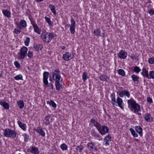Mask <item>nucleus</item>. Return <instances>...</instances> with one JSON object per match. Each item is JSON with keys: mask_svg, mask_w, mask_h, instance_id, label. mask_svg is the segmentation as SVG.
<instances>
[{"mask_svg": "<svg viewBox=\"0 0 154 154\" xmlns=\"http://www.w3.org/2000/svg\"><path fill=\"white\" fill-rule=\"evenodd\" d=\"M127 102L128 107L131 111H133L134 110V112L136 113L140 110V105L137 103L134 99L128 100Z\"/></svg>", "mask_w": 154, "mask_h": 154, "instance_id": "nucleus-1", "label": "nucleus"}, {"mask_svg": "<svg viewBox=\"0 0 154 154\" xmlns=\"http://www.w3.org/2000/svg\"><path fill=\"white\" fill-rule=\"evenodd\" d=\"M55 35H56L53 32H43L42 33L41 38L44 42L49 43L51 42L52 39Z\"/></svg>", "mask_w": 154, "mask_h": 154, "instance_id": "nucleus-2", "label": "nucleus"}, {"mask_svg": "<svg viewBox=\"0 0 154 154\" xmlns=\"http://www.w3.org/2000/svg\"><path fill=\"white\" fill-rule=\"evenodd\" d=\"M28 48L26 47H23L20 49V52L18 54V58L20 60L24 59L26 56Z\"/></svg>", "mask_w": 154, "mask_h": 154, "instance_id": "nucleus-3", "label": "nucleus"}, {"mask_svg": "<svg viewBox=\"0 0 154 154\" xmlns=\"http://www.w3.org/2000/svg\"><path fill=\"white\" fill-rule=\"evenodd\" d=\"M4 135L6 137L14 138L16 136V132L9 129L6 128L4 130Z\"/></svg>", "mask_w": 154, "mask_h": 154, "instance_id": "nucleus-4", "label": "nucleus"}, {"mask_svg": "<svg viewBox=\"0 0 154 154\" xmlns=\"http://www.w3.org/2000/svg\"><path fill=\"white\" fill-rule=\"evenodd\" d=\"M60 71L59 69H57L53 70L52 72V78L54 81L60 80L61 79V77L60 74Z\"/></svg>", "mask_w": 154, "mask_h": 154, "instance_id": "nucleus-5", "label": "nucleus"}, {"mask_svg": "<svg viewBox=\"0 0 154 154\" xmlns=\"http://www.w3.org/2000/svg\"><path fill=\"white\" fill-rule=\"evenodd\" d=\"M71 24L70 25L69 24H67L65 26L66 28H68L70 27V30L71 33L74 34L75 32V22L72 18L71 20Z\"/></svg>", "mask_w": 154, "mask_h": 154, "instance_id": "nucleus-6", "label": "nucleus"}, {"mask_svg": "<svg viewBox=\"0 0 154 154\" xmlns=\"http://www.w3.org/2000/svg\"><path fill=\"white\" fill-rule=\"evenodd\" d=\"M99 132L102 135L105 134L107 133L109 130V128L106 126H102L98 130Z\"/></svg>", "mask_w": 154, "mask_h": 154, "instance_id": "nucleus-7", "label": "nucleus"}, {"mask_svg": "<svg viewBox=\"0 0 154 154\" xmlns=\"http://www.w3.org/2000/svg\"><path fill=\"white\" fill-rule=\"evenodd\" d=\"M31 22L33 27L34 31L37 34H40L41 31V29L39 28L37 24L34 21L31 20Z\"/></svg>", "mask_w": 154, "mask_h": 154, "instance_id": "nucleus-8", "label": "nucleus"}, {"mask_svg": "<svg viewBox=\"0 0 154 154\" xmlns=\"http://www.w3.org/2000/svg\"><path fill=\"white\" fill-rule=\"evenodd\" d=\"M55 82V85L56 86V89L57 92L59 91L61 89H62V85L60 84V82H62L63 81L62 79L60 80L54 81Z\"/></svg>", "mask_w": 154, "mask_h": 154, "instance_id": "nucleus-9", "label": "nucleus"}, {"mask_svg": "<svg viewBox=\"0 0 154 154\" xmlns=\"http://www.w3.org/2000/svg\"><path fill=\"white\" fill-rule=\"evenodd\" d=\"M49 72H44L43 74V82L45 85H48V79L49 77Z\"/></svg>", "mask_w": 154, "mask_h": 154, "instance_id": "nucleus-10", "label": "nucleus"}, {"mask_svg": "<svg viewBox=\"0 0 154 154\" xmlns=\"http://www.w3.org/2000/svg\"><path fill=\"white\" fill-rule=\"evenodd\" d=\"M118 57L121 59H125L127 56V53L125 51L122 50L118 54Z\"/></svg>", "mask_w": 154, "mask_h": 154, "instance_id": "nucleus-11", "label": "nucleus"}, {"mask_svg": "<svg viewBox=\"0 0 154 154\" xmlns=\"http://www.w3.org/2000/svg\"><path fill=\"white\" fill-rule=\"evenodd\" d=\"M29 152L34 154H38L39 153L38 149L34 146H32L29 148Z\"/></svg>", "mask_w": 154, "mask_h": 154, "instance_id": "nucleus-12", "label": "nucleus"}, {"mask_svg": "<svg viewBox=\"0 0 154 154\" xmlns=\"http://www.w3.org/2000/svg\"><path fill=\"white\" fill-rule=\"evenodd\" d=\"M87 147L90 151H94L95 152H97L98 150L97 148L92 143H88L87 144Z\"/></svg>", "mask_w": 154, "mask_h": 154, "instance_id": "nucleus-13", "label": "nucleus"}, {"mask_svg": "<svg viewBox=\"0 0 154 154\" xmlns=\"http://www.w3.org/2000/svg\"><path fill=\"white\" fill-rule=\"evenodd\" d=\"M63 58L64 60L66 61L70 60L72 58L71 54L70 53L66 52L63 54Z\"/></svg>", "mask_w": 154, "mask_h": 154, "instance_id": "nucleus-14", "label": "nucleus"}, {"mask_svg": "<svg viewBox=\"0 0 154 154\" xmlns=\"http://www.w3.org/2000/svg\"><path fill=\"white\" fill-rule=\"evenodd\" d=\"M144 118L148 122H151L153 121V119L148 113H146L144 115Z\"/></svg>", "mask_w": 154, "mask_h": 154, "instance_id": "nucleus-15", "label": "nucleus"}, {"mask_svg": "<svg viewBox=\"0 0 154 154\" xmlns=\"http://www.w3.org/2000/svg\"><path fill=\"white\" fill-rule=\"evenodd\" d=\"M119 96L122 97H123L124 95L126 96L128 98L130 97V94L129 92L126 90L122 91V92L119 93Z\"/></svg>", "mask_w": 154, "mask_h": 154, "instance_id": "nucleus-16", "label": "nucleus"}, {"mask_svg": "<svg viewBox=\"0 0 154 154\" xmlns=\"http://www.w3.org/2000/svg\"><path fill=\"white\" fill-rule=\"evenodd\" d=\"M111 136L110 135L108 134L106 136L104 139V142L105 143V145L106 146H108L109 145L108 143L109 142L111 141Z\"/></svg>", "mask_w": 154, "mask_h": 154, "instance_id": "nucleus-17", "label": "nucleus"}, {"mask_svg": "<svg viewBox=\"0 0 154 154\" xmlns=\"http://www.w3.org/2000/svg\"><path fill=\"white\" fill-rule=\"evenodd\" d=\"M0 105L5 109H8L9 108L10 105L4 100L0 101Z\"/></svg>", "mask_w": 154, "mask_h": 154, "instance_id": "nucleus-18", "label": "nucleus"}, {"mask_svg": "<svg viewBox=\"0 0 154 154\" xmlns=\"http://www.w3.org/2000/svg\"><path fill=\"white\" fill-rule=\"evenodd\" d=\"M134 128L136 131L139 134L140 136L142 137L143 135L142 128L140 126H135Z\"/></svg>", "mask_w": 154, "mask_h": 154, "instance_id": "nucleus-19", "label": "nucleus"}, {"mask_svg": "<svg viewBox=\"0 0 154 154\" xmlns=\"http://www.w3.org/2000/svg\"><path fill=\"white\" fill-rule=\"evenodd\" d=\"M116 103H117L118 106L122 109H124L123 106L122 105L123 104V100L121 98L118 97L117 99V102Z\"/></svg>", "mask_w": 154, "mask_h": 154, "instance_id": "nucleus-20", "label": "nucleus"}, {"mask_svg": "<svg viewBox=\"0 0 154 154\" xmlns=\"http://www.w3.org/2000/svg\"><path fill=\"white\" fill-rule=\"evenodd\" d=\"M51 117L49 115H46L45 117L44 122V124L46 125H49L50 124L51 121L50 119Z\"/></svg>", "mask_w": 154, "mask_h": 154, "instance_id": "nucleus-21", "label": "nucleus"}, {"mask_svg": "<svg viewBox=\"0 0 154 154\" xmlns=\"http://www.w3.org/2000/svg\"><path fill=\"white\" fill-rule=\"evenodd\" d=\"M37 129L36 130V131L38 133L44 137L45 136V133L42 130V129L40 127H38Z\"/></svg>", "mask_w": 154, "mask_h": 154, "instance_id": "nucleus-22", "label": "nucleus"}, {"mask_svg": "<svg viewBox=\"0 0 154 154\" xmlns=\"http://www.w3.org/2000/svg\"><path fill=\"white\" fill-rule=\"evenodd\" d=\"M17 123L20 128L22 129L24 131L26 130V125L25 124L22 123L19 121H18Z\"/></svg>", "mask_w": 154, "mask_h": 154, "instance_id": "nucleus-23", "label": "nucleus"}, {"mask_svg": "<svg viewBox=\"0 0 154 154\" xmlns=\"http://www.w3.org/2000/svg\"><path fill=\"white\" fill-rule=\"evenodd\" d=\"M94 34L97 36H102V35L101 34L100 30L99 29H95L94 31Z\"/></svg>", "mask_w": 154, "mask_h": 154, "instance_id": "nucleus-24", "label": "nucleus"}, {"mask_svg": "<svg viewBox=\"0 0 154 154\" xmlns=\"http://www.w3.org/2000/svg\"><path fill=\"white\" fill-rule=\"evenodd\" d=\"M100 79L102 81H107L109 78L105 75H102L100 76Z\"/></svg>", "mask_w": 154, "mask_h": 154, "instance_id": "nucleus-25", "label": "nucleus"}, {"mask_svg": "<svg viewBox=\"0 0 154 154\" xmlns=\"http://www.w3.org/2000/svg\"><path fill=\"white\" fill-rule=\"evenodd\" d=\"M142 70L143 71V72L141 73V75L143 76L147 77L148 78H149L148 71L144 68H143Z\"/></svg>", "mask_w": 154, "mask_h": 154, "instance_id": "nucleus-26", "label": "nucleus"}, {"mask_svg": "<svg viewBox=\"0 0 154 154\" xmlns=\"http://www.w3.org/2000/svg\"><path fill=\"white\" fill-rule=\"evenodd\" d=\"M2 13L4 15L7 17H11V13L7 10L2 11Z\"/></svg>", "mask_w": 154, "mask_h": 154, "instance_id": "nucleus-27", "label": "nucleus"}, {"mask_svg": "<svg viewBox=\"0 0 154 154\" xmlns=\"http://www.w3.org/2000/svg\"><path fill=\"white\" fill-rule=\"evenodd\" d=\"M18 107L20 109H23L24 106L23 101V100H20L17 102Z\"/></svg>", "mask_w": 154, "mask_h": 154, "instance_id": "nucleus-28", "label": "nucleus"}, {"mask_svg": "<svg viewBox=\"0 0 154 154\" xmlns=\"http://www.w3.org/2000/svg\"><path fill=\"white\" fill-rule=\"evenodd\" d=\"M49 7L52 13L54 14L55 15L56 14V13L55 6L52 4H49Z\"/></svg>", "mask_w": 154, "mask_h": 154, "instance_id": "nucleus-29", "label": "nucleus"}, {"mask_svg": "<svg viewBox=\"0 0 154 154\" xmlns=\"http://www.w3.org/2000/svg\"><path fill=\"white\" fill-rule=\"evenodd\" d=\"M42 48V47L39 44L35 45L33 48L34 50L36 51H38L39 50H41Z\"/></svg>", "mask_w": 154, "mask_h": 154, "instance_id": "nucleus-30", "label": "nucleus"}, {"mask_svg": "<svg viewBox=\"0 0 154 154\" xmlns=\"http://www.w3.org/2000/svg\"><path fill=\"white\" fill-rule=\"evenodd\" d=\"M131 77L132 80L134 82H138L139 79V77L138 76L133 74L131 75Z\"/></svg>", "mask_w": 154, "mask_h": 154, "instance_id": "nucleus-31", "label": "nucleus"}, {"mask_svg": "<svg viewBox=\"0 0 154 154\" xmlns=\"http://www.w3.org/2000/svg\"><path fill=\"white\" fill-rule=\"evenodd\" d=\"M47 104H49L50 106H51L53 108H56L57 105L52 100H51L50 101H47Z\"/></svg>", "mask_w": 154, "mask_h": 154, "instance_id": "nucleus-32", "label": "nucleus"}, {"mask_svg": "<svg viewBox=\"0 0 154 154\" xmlns=\"http://www.w3.org/2000/svg\"><path fill=\"white\" fill-rule=\"evenodd\" d=\"M129 57L133 60H135L137 61L139 60L138 56L136 55H134V54H131Z\"/></svg>", "mask_w": 154, "mask_h": 154, "instance_id": "nucleus-33", "label": "nucleus"}, {"mask_svg": "<svg viewBox=\"0 0 154 154\" xmlns=\"http://www.w3.org/2000/svg\"><path fill=\"white\" fill-rule=\"evenodd\" d=\"M20 25L23 27H26V21L23 20H21L20 23Z\"/></svg>", "mask_w": 154, "mask_h": 154, "instance_id": "nucleus-34", "label": "nucleus"}, {"mask_svg": "<svg viewBox=\"0 0 154 154\" xmlns=\"http://www.w3.org/2000/svg\"><path fill=\"white\" fill-rule=\"evenodd\" d=\"M45 21L48 23L49 26H53V23L51 20L48 17L46 16L45 17Z\"/></svg>", "mask_w": 154, "mask_h": 154, "instance_id": "nucleus-35", "label": "nucleus"}, {"mask_svg": "<svg viewBox=\"0 0 154 154\" xmlns=\"http://www.w3.org/2000/svg\"><path fill=\"white\" fill-rule=\"evenodd\" d=\"M130 131L132 135L134 137H138V134L137 133H136L135 131L133 129L131 128L130 129Z\"/></svg>", "mask_w": 154, "mask_h": 154, "instance_id": "nucleus-36", "label": "nucleus"}, {"mask_svg": "<svg viewBox=\"0 0 154 154\" xmlns=\"http://www.w3.org/2000/svg\"><path fill=\"white\" fill-rule=\"evenodd\" d=\"M118 73L120 75L124 76L125 75V74L124 70L122 69H119L118 71Z\"/></svg>", "mask_w": 154, "mask_h": 154, "instance_id": "nucleus-37", "label": "nucleus"}, {"mask_svg": "<svg viewBox=\"0 0 154 154\" xmlns=\"http://www.w3.org/2000/svg\"><path fill=\"white\" fill-rule=\"evenodd\" d=\"M22 28L20 26H18L15 28L14 29V32L17 34H19L21 32Z\"/></svg>", "mask_w": 154, "mask_h": 154, "instance_id": "nucleus-38", "label": "nucleus"}, {"mask_svg": "<svg viewBox=\"0 0 154 154\" xmlns=\"http://www.w3.org/2000/svg\"><path fill=\"white\" fill-rule=\"evenodd\" d=\"M60 147L63 150H66L67 149V146L64 143L61 144L60 146Z\"/></svg>", "mask_w": 154, "mask_h": 154, "instance_id": "nucleus-39", "label": "nucleus"}, {"mask_svg": "<svg viewBox=\"0 0 154 154\" xmlns=\"http://www.w3.org/2000/svg\"><path fill=\"white\" fill-rule=\"evenodd\" d=\"M84 147L83 146L80 145L76 146L75 149L77 151H79V152H81L84 149Z\"/></svg>", "mask_w": 154, "mask_h": 154, "instance_id": "nucleus-40", "label": "nucleus"}, {"mask_svg": "<svg viewBox=\"0 0 154 154\" xmlns=\"http://www.w3.org/2000/svg\"><path fill=\"white\" fill-rule=\"evenodd\" d=\"M141 69L137 66H135L133 69V71L137 73H139Z\"/></svg>", "mask_w": 154, "mask_h": 154, "instance_id": "nucleus-41", "label": "nucleus"}, {"mask_svg": "<svg viewBox=\"0 0 154 154\" xmlns=\"http://www.w3.org/2000/svg\"><path fill=\"white\" fill-rule=\"evenodd\" d=\"M148 79H154V71H150L149 73V75Z\"/></svg>", "mask_w": 154, "mask_h": 154, "instance_id": "nucleus-42", "label": "nucleus"}, {"mask_svg": "<svg viewBox=\"0 0 154 154\" xmlns=\"http://www.w3.org/2000/svg\"><path fill=\"white\" fill-rule=\"evenodd\" d=\"M14 79L16 80H22L23 76L21 74H19L14 77Z\"/></svg>", "mask_w": 154, "mask_h": 154, "instance_id": "nucleus-43", "label": "nucleus"}, {"mask_svg": "<svg viewBox=\"0 0 154 154\" xmlns=\"http://www.w3.org/2000/svg\"><path fill=\"white\" fill-rule=\"evenodd\" d=\"M87 73L86 72H84L82 74V79L84 82L87 79Z\"/></svg>", "mask_w": 154, "mask_h": 154, "instance_id": "nucleus-44", "label": "nucleus"}, {"mask_svg": "<svg viewBox=\"0 0 154 154\" xmlns=\"http://www.w3.org/2000/svg\"><path fill=\"white\" fill-rule=\"evenodd\" d=\"M94 126L98 130L101 126V125L98 122H96Z\"/></svg>", "mask_w": 154, "mask_h": 154, "instance_id": "nucleus-45", "label": "nucleus"}, {"mask_svg": "<svg viewBox=\"0 0 154 154\" xmlns=\"http://www.w3.org/2000/svg\"><path fill=\"white\" fill-rule=\"evenodd\" d=\"M30 38L29 37H26V39L24 42V44L25 45L28 46Z\"/></svg>", "mask_w": 154, "mask_h": 154, "instance_id": "nucleus-46", "label": "nucleus"}, {"mask_svg": "<svg viewBox=\"0 0 154 154\" xmlns=\"http://www.w3.org/2000/svg\"><path fill=\"white\" fill-rule=\"evenodd\" d=\"M148 62L150 64H154V58L152 57L149 59Z\"/></svg>", "mask_w": 154, "mask_h": 154, "instance_id": "nucleus-47", "label": "nucleus"}, {"mask_svg": "<svg viewBox=\"0 0 154 154\" xmlns=\"http://www.w3.org/2000/svg\"><path fill=\"white\" fill-rule=\"evenodd\" d=\"M29 136L27 134H24V141L25 142H27L28 141L29 138Z\"/></svg>", "mask_w": 154, "mask_h": 154, "instance_id": "nucleus-48", "label": "nucleus"}, {"mask_svg": "<svg viewBox=\"0 0 154 154\" xmlns=\"http://www.w3.org/2000/svg\"><path fill=\"white\" fill-rule=\"evenodd\" d=\"M27 55L30 58H32L33 56L32 52L31 51H28Z\"/></svg>", "mask_w": 154, "mask_h": 154, "instance_id": "nucleus-49", "label": "nucleus"}, {"mask_svg": "<svg viewBox=\"0 0 154 154\" xmlns=\"http://www.w3.org/2000/svg\"><path fill=\"white\" fill-rule=\"evenodd\" d=\"M111 103L113 105H117L115 97L111 98Z\"/></svg>", "mask_w": 154, "mask_h": 154, "instance_id": "nucleus-50", "label": "nucleus"}, {"mask_svg": "<svg viewBox=\"0 0 154 154\" xmlns=\"http://www.w3.org/2000/svg\"><path fill=\"white\" fill-rule=\"evenodd\" d=\"M14 64L17 68L18 69L20 68V64L17 61L14 62Z\"/></svg>", "mask_w": 154, "mask_h": 154, "instance_id": "nucleus-51", "label": "nucleus"}, {"mask_svg": "<svg viewBox=\"0 0 154 154\" xmlns=\"http://www.w3.org/2000/svg\"><path fill=\"white\" fill-rule=\"evenodd\" d=\"M148 12L150 15H153L154 14V10L152 9H150L148 10Z\"/></svg>", "mask_w": 154, "mask_h": 154, "instance_id": "nucleus-52", "label": "nucleus"}, {"mask_svg": "<svg viewBox=\"0 0 154 154\" xmlns=\"http://www.w3.org/2000/svg\"><path fill=\"white\" fill-rule=\"evenodd\" d=\"M147 102L150 103H152V99L150 97H147Z\"/></svg>", "mask_w": 154, "mask_h": 154, "instance_id": "nucleus-53", "label": "nucleus"}, {"mask_svg": "<svg viewBox=\"0 0 154 154\" xmlns=\"http://www.w3.org/2000/svg\"><path fill=\"white\" fill-rule=\"evenodd\" d=\"M48 86L50 88V89H52L53 88V85L51 83H50L49 84Z\"/></svg>", "mask_w": 154, "mask_h": 154, "instance_id": "nucleus-54", "label": "nucleus"}, {"mask_svg": "<svg viewBox=\"0 0 154 154\" xmlns=\"http://www.w3.org/2000/svg\"><path fill=\"white\" fill-rule=\"evenodd\" d=\"M91 122L92 124H93V125H94L96 122L94 119H92L91 120Z\"/></svg>", "mask_w": 154, "mask_h": 154, "instance_id": "nucleus-55", "label": "nucleus"}, {"mask_svg": "<svg viewBox=\"0 0 154 154\" xmlns=\"http://www.w3.org/2000/svg\"><path fill=\"white\" fill-rule=\"evenodd\" d=\"M111 98L115 97V94L114 93H112L111 95Z\"/></svg>", "mask_w": 154, "mask_h": 154, "instance_id": "nucleus-56", "label": "nucleus"}, {"mask_svg": "<svg viewBox=\"0 0 154 154\" xmlns=\"http://www.w3.org/2000/svg\"><path fill=\"white\" fill-rule=\"evenodd\" d=\"M36 1H38V2H41L43 1L44 0H35Z\"/></svg>", "mask_w": 154, "mask_h": 154, "instance_id": "nucleus-57", "label": "nucleus"}, {"mask_svg": "<svg viewBox=\"0 0 154 154\" xmlns=\"http://www.w3.org/2000/svg\"><path fill=\"white\" fill-rule=\"evenodd\" d=\"M65 48V47L64 46H63L62 47V49L63 50Z\"/></svg>", "mask_w": 154, "mask_h": 154, "instance_id": "nucleus-58", "label": "nucleus"}, {"mask_svg": "<svg viewBox=\"0 0 154 154\" xmlns=\"http://www.w3.org/2000/svg\"><path fill=\"white\" fill-rule=\"evenodd\" d=\"M96 136L97 137H99L100 136L99 134H98L96 135Z\"/></svg>", "mask_w": 154, "mask_h": 154, "instance_id": "nucleus-59", "label": "nucleus"}, {"mask_svg": "<svg viewBox=\"0 0 154 154\" xmlns=\"http://www.w3.org/2000/svg\"><path fill=\"white\" fill-rule=\"evenodd\" d=\"M135 140L136 141H137H137H139V140H138V139H135Z\"/></svg>", "mask_w": 154, "mask_h": 154, "instance_id": "nucleus-60", "label": "nucleus"}, {"mask_svg": "<svg viewBox=\"0 0 154 154\" xmlns=\"http://www.w3.org/2000/svg\"><path fill=\"white\" fill-rule=\"evenodd\" d=\"M2 77V74H0V77Z\"/></svg>", "mask_w": 154, "mask_h": 154, "instance_id": "nucleus-61", "label": "nucleus"}, {"mask_svg": "<svg viewBox=\"0 0 154 154\" xmlns=\"http://www.w3.org/2000/svg\"><path fill=\"white\" fill-rule=\"evenodd\" d=\"M54 154V153H51V154Z\"/></svg>", "mask_w": 154, "mask_h": 154, "instance_id": "nucleus-62", "label": "nucleus"}]
</instances>
